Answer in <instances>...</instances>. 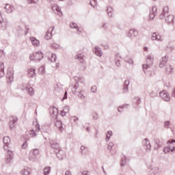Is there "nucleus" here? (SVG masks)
Listing matches in <instances>:
<instances>
[{
	"instance_id": "obj_3",
	"label": "nucleus",
	"mask_w": 175,
	"mask_h": 175,
	"mask_svg": "<svg viewBox=\"0 0 175 175\" xmlns=\"http://www.w3.org/2000/svg\"><path fill=\"white\" fill-rule=\"evenodd\" d=\"M53 31H54V27H51L46 32L44 36V39H46V40H50V39H51L53 36V35L51 34V32H53Z\"/></svg>"
},
{
	"instance_id": "obj_46",
	"label": "nucleus",
	"mask_w": 175,
	"mask_h": 175,
	"mask_svg": "<svg viewBox=\"0 0 175 175\" xmlns=\"http://www.w3.org/2000/svg\"><path fill=\"white\" fill-rule=\"evenodd\" d=\"M56 147H59V145L58 144H55Z\"/></svg>"
},
{
	"instance_id": "obj_4",
	"label": "nucleus",
	"mask_w": 175,
	"mask_h": 175,
	"mask_svg": "<svg viewBox=\"0 0 175 175\" xmlns=\"http://www.w3.org/2000/svg\"><path fill=\"white\" fill-rule=\"evenodd\" d=\"M52 10H53V12H55V13H57L58 16H62V12L59 9V7L58 6V5L53 4V5L52 6Z\"/></svg>"
},
{
	"instance_id": "obj_10",
	"label": "nucleus",
	"mask_w": 175,
	"mask_h": 175,
	"mask_svg": "<svg viewBox=\"0 0 175 175\" xmlns=\"http://www.w3.org/2000/svg\"><path fill=\"white\" fill-rule=\"evenodd\" d=\"M22 175H29L31 174V168L26 167L21 172Z\"/></svg>"
},
{
	"instance_id": "obj_39",
	"label": "nucleus",
	"mask_w": 175,
	"mask_h": 175,
	"mask_svg": "<svg viewBox=\"0 0 175 175\" xmlns=\"http://www.w3.org/2000/svg\"><path fill=\"white\" fill-rule=\"evenodd\" d=\"M61 114H62V116H66V112H65V111H62Z\"/></svg>"
},
{
	"instance_id": "obj_38",
	"label": "nucleus",
	"mask_w": 175,
	"mask_h": 175,
	"mask_svg": "<svg viewBox=\"0 0 175 175\" xmlns=\"http://www.w3.org/2000/svg\"><path fill=\"white\" fill-rule=\"evenodd\" d=\"M67 94H68V92H66L65 94H64V99H66V98H68V96H66Z\"/></svg>"
},
{
	"instance_id": "obj_13",
	"label": "nucleus",
	"mask_w": 175,
	"mask_h": 175,
	"mask_svg": "<svg viewBox=\"0 0 175 175\" xmlns=\"http://www.w3.org/2000/svg\"><path fill=\"white\" fill-rule=\"evenodd\" d=\"M94 52L96 55H98V57H102V51H100V49L98 47H96L94 49Z\"/></svg>"
},
{
	"instance_id": "obj_25",
	"label": "nucleus",
	"mask_w": 175,
	"mask_h": 175,
	"mask_svg": "<svg viewBox=\"0 0 175 175\" xmlns=\"http://www.w3.org/2000/svg\"><path fill=\"white\" fill-rule=\"evenodd\" d=\"M12 152H8V155H9V157H7V159H6V162L7 163H9V162H10V160H12Z\"/></svg>"
},
{
	"instance_id": "obj_36",
	"label": "nucleus",
	"mask_w": 175,
	"mask_h": 175,
	"mask_svg": "<svg viewBox=\"0 0 175 175\" xmlns=\"http://www.w3.org/2000/svg\"><path fill=\"white\" fill-rule=\"evenodd\" d=\"M148 68V65H147V64H144L143 65V68L144 69H147Z\"/></svg>"
},
{
	"instance_id": "obj_29",
	"label": "nucleus",
	"mask_w": 175,
	"mask_h": 175,
	"mask_svg": "<svg viewBox=\"0 0 175 175\" xmlns=\"http://www.w3.org/2000/svg\"><path fill=\"white\" fill-rule=\"evenodd\" d=\"M28 92H29V95H33L35 92L33 91V88H29L28 90Z\"/></svg>"
},
{
	"instance_id": "obj_19",
	"label": "nucleus",
	"mask_w": 175,
	"mask_h": 175,
	"mask_svg": "<svg viewBox=\"0 0 175 175\" xmlns=\"http://www.w3.org/2000/svg\"><path fill=\"white\" fill-rule=\"evenodd\" d=\"M143 143H144V144H146V147H147L148 149L151 148V145H150V142H148V139H145L143 141Z\"/></svg>"
},
{
	"instance_id": "obj_21",
	"label": "nucleus",
	"mask_w": 175,
	"mask_h": 175,
	"mask_svg": "<svg viewBox=\"0 0 175 175\" xmlns=\"http://www.w3.org/2000/svg\"><path fill=\"white\" fill-rule=\"evenodd\" d=\"M51 168L50 167H46L44 168V175H49L50 173Z\"/></svg>"
},
{
	"instance_id": "obj_48",
	"label": "nucleus",
	"mask_w": 175,
	"mask_h": 175,
	"mask_svg": "<svg viewBox=\"0 0 175 175\" xmlns=\"http://www.w3.org/2000/svg\"><path fill=\"white\" fill-rule=\"evenodd\" d=\"M117 65H120V63H116Z\"/></svg>"
},
{
	"instance_id": "obj_31",
	"label": "nucleus",
	"mask_w": 175,
	"mask_h": 175,
	"mask_svg": "<svg viewBox=\"0 0 175 175\" xmlns=\"http://www.w3.org/2000/svg\"><path fill=\"white\" fill-rule=\"evenodd\" d=\"M27 147H28V144L27 143V142H25L22 145V148H23L24 150H25V148H27Z\"/></svg>"
},
{
	"instance_id": "obj_47",
	"label": "nucleus",
	"mask_w": 175,
	"mask_h": 175,
	"mask_svg": "<svg viewBox=\"0 0 175 175\" xmlns=\"http://www.w3.org/2000/svg\"><path fill=\"white\" fill-rule=\"evenodd\" d=\"M121 109H122V107H119V108L118 109V111H120V110Z\"/></svg>"
},
{
	"instance_id": "obj_11",
	"label": "nucleus",
	"mask_w": 175,
	"mask_h": 175,
	"mask_svg": "<svg viewBox=\"0 0 175 175\" xmlns=\"http://www.w3.org/2000/svg\"><path fill=\"white\" fill-rule=\"evenodd\" d=\"M30 40L33 44V46H39V44H40V42H39V40H38V39H36L33 37L30 38Z\"/></svg>"
},
{
	"instance_id": "obj_7",
	"label": "nucleus",
	"mask_w": 175,
	"mask_h": 175,
	"mask_svg": "<svg viewBox=\"0 0 175 175\" xmlns=\"http://www.w3.org/2000/svg\"><path fill=\"white\" fill-rule=\"evenodd\" d=\"M167 59H169V57L164 56L161 59V62L160 63V68H163L165 65H166V63L167 62Z\"/></svg>"
},
{
	"instance_id": "obj_18",
	"label": "nucleus",
	"mask_w": 175,
	"mask_h": 175,
	"mask_svg": "<svg viewBox=\"0 0 175 175\" xmlns=\"http://www.w3.org/2000/svg\"><path fill=\"white\" fill-rule=\"evenodd\" d=\"M113 146H114V144L113 142H109L107 148V150L110 152L111 150L113 149Z\"/></svg>"
},
{
	"instance_id": "obj_45",
	"label": "nucleus",
	"mask_w": 175,
	"mask_h": 175,
	"mask_svg": "<svg viewBox=\"0 0 175 175\" xmlns=\"http://www.w3.org/2000/svg\"><path fill=\"white\" fill-rule=\"evenodd\" d=\"M78 58H81V55H79Z\"/></svg>"
},
{
	"instance_id": "obj_32",
	"label": "nucleus",
	"mask_w": 175,
	"mask_h": 175,
	"mask_svg": "<svg viewBox=\"0 0 175 175\" xmlns=\"http://www.w3.org/2000/svg\"><path fill=\"white\" fill-rule=\"evenodd\" d=\"M77 33H78L79 35H80V33H81V32H83V29H81V28L77 27Z\"/></svg>"
},
{
	"instance_id": "obj_2",
	"label": "nucleus",
	"mask_w": 175,
	"mask_h": 175,
	"mask_svg": "<svg viewBox=\"0 0 175 175\" xmlns=\"http://www.w3.org/2000/svg\"><path fill=\"white\" fill-rule=\"evenodd\" d=\"M160 97L161 99H163V100H165L166 102H169V100H170V96H169L167 92L165 90H163L160 92Z\"/></svg>"
},
{
	"instance_id": "obj_5",
	"label": "nucleus",
	"mask_w": 175,
	"mask_h": 175,
	"mask_svg": "<svg viewBox=\"0 0 175 175\" xmlns=\"http://www.w3.org/2000/svg\"><path fill=\"white\" fill-rule=\"evenodd\" d=\"M17 117L16 116H11L10 117V126L12 129L14 128V124L17 122Z\"/></svg>"
},
{
	"instance_id": "obj_50",
	"label": "nucleus",
	"mask_w": 175,
	"mask_h": 175,
	"mask_svg": "<svg viewBox=\"0 0 175 175\" xmlns=\"http://www.w3.org/2000/svg\"><path fill=\"white\" fill-rule=\"evenodd\" d=\"M52 147L54 148V145H53Z\"/></svg>"
},
{
	"instance_id": "obj_26",
	"label": "nucleus",
	"mask_w": 175,
	"mask_h": 175,
	"mask_svg": "<svg viewBox=\"0 0 175 175\" xmlns=\"http://www.w3.org/2000/svg\"><path fill=\"white\" fill-rule=\"evenodd\" d=\"M56 59H57V55H55V54H52L51 57V62H55Z\"/></svg>"
},
{
	"instance_id": "obj_27",
	"label": "nucleus",
	"mask_w": 175,
	"mask_h": 175,
	"mask_svg": "<svg viewBox=\"0 0 175 175\" xmlns=\"http://www.w3.org/2000/svg\"><path fill=\"white\" fill-rule=\"evenodd\" d=\"M155 38L157 40H162V36L158 33H155Z\"/></svg>"
},
{
	"instance_id": "obj_34",
	"label": "nucleus",
	"mask_w": 175,
	"mask_h": 175,
	"mask_svg": "<svg viewBox=\"0 0 175 175\" xmlns=\"http://www.w3.org/2000/svg\"><path fill=\"white\" fill-rule=\"evenodd\" d=\"M172 143H175L174 139H170L167 142V144H172Z\"/></svg>"
},
{
	"instance_id": "obj_15",
	"label": "nucleus",
	"mask_w": 175,
	"mask_h": 175,
	"mask_svg": "<svg viewBox=\"0 0 175 175\" xmlns=\"http://www.w3.org/2000/svg\"><path fill=\"white\" fill-rule=\"evenodd\" d=\"M0 24H1V25H3V24L4 28H7V27H8V21L3 20L2 18V17H0Z\"/></svg>"
},
{
	"instance_id": "obj_20",
	"label": "nucleus",
	"mask_w": 175,
	"mask_h": 175,
	"mask_svg": "<svg viewBox=\"0 0 175 175\" xmlns=\"http://www.w3.org/2000/svg\"><path fill=\"white\" fill-rule=\"evenodd\" d=\"M39 73L40 75H44V72H46V69L44 68V66H40L38 69Z\"/></svg>"
},
{
	"instance_id": "obj_49",
	"label": "nucleus",
	"mask_w": 175,
	"mask_h": 175,
	"mask_svg": "<svg viewBox=\"0 0 175 175\" xmlns=\"http://www.w3.org/2000/svg\"><path fill=\"white\" fill-rule=\"evenodd\" d=\"M56 67H57V68H58V64H57V65H56Z\"/></svg>"
},
{
	"instance_id": "obj_51",
	"label": "nucleus",
	"mask_w": 175,
	"mask_h": 175,
	"mask_svg": "<svg viewBox=\"0 0 175 175\" xmlns=\"http://www.w3.org/2000/svg\"><path fill=\"white\" fill-rule=\"evenodd\" d=\"M59 1H64V0H59Z\"/></svg>"
},
{
	"instance_id": "obj_17",
	"label": "nucleus",
	"mask_w": 175,
	"mask_h": 175,
	"mask_svg": "<svg viewBox=\"0 0 175 175\" xmlns=\"http://www.w3.org/2000/svg\"><path fill=\"white\" fill-rule=\"evenodd\" d=\"M130 36H136L137 35V31L135 29H131L129 31Z\"/></svg>"
},
{
	"instance_id": "obj_43",
	"label": "nucleus",
	"mask_w": 175,
	"mask_h": 175,
	"mask_svg": "<svg viewBox=\"0 0 175 175\" xmlns=\"http://www.w3.org/2000/svg\"><path fill=\"white\" fill-rule=\"evenodd\" d=\"M33 151H34L35 152H37V153L39 152V150H38L37 149H36V150H34Z\"/></svg>"
},
{
	"instance_id": "obj_28",
	"label": "nucleus",
	"mask_w": 175,
	"mask_h": 175,
	"mask_svg": "<svg viewBox=\"0 0 175 175\" xmlns=\"http://www.w3.org/2000/svg\"><path fill=\"white\" fill-rule=\"evenodd\" d=\"M113 12H114V10H113V8L108 7V8H107L108 14H112Z\"/></svg>"
},
{
	"instance_id": "obj_33",
	"label": "nucleus",
	"mask_w": 175,
	"mask_h": 175,
	"mask_svg": "<svg viewBox=\"0 0 175 175\" xmlns=\"http://www.w3.org/2000/svg\"><path fill=\"white\" fill-rule=\"evenodd\" d=\"M92 92H96V86H92L91 88Z\"/></svg>"
},
{
	"instance_id": "obj_9",
	"label": "nucleus",
	"mask_w": 175,
	"mask_h": 175,
	"mask_svg": "<svg viewBox=\"0 0 175 175\" xmlns=\"http://www.w3.org/2000/svg\"><path fill=\"white\" fill-rule=\"evenodd\" d=\"M49 110L51 116H58V109L57 107H52Z\"/></svg>"
},
{
	"instance_id": "obj_16",
	"label": "nucleus",
	"mask_w": 175,
	"mask_h": 175,
	"mask_svg": "<svg viewBox=\"0 0 175 175\" xmlns=\"http://www.w3.org/2000/svg\"><path fill=\"white\" fill-rule=\"evenodd\" d=\"M165 154H167V152H173V151H175V147L173 148V149H171L169 147H165L163 150Z\"/></svg>"
},
{
	"instance_id": "obj_8",
	"label": "nucleus",
	"mask_w": 175,
	"mask_h": 175,
	"mask_svg": "<svg viewBox=\"0 0 175 175\" xmlns=\"http://www.w3.org/2000/svg\"><path fill=\"white\" fill-rule=\"evenodd\" d=\"M5 10L6 13H12L14 10V7L10 5V4H6L5 6Z\"/></svg>"
},
{
	"instance_id": "obj_35",
	"label": "nucleus",
	"mask_w": 175,
	"mask_h": 175,
	"mask_svg": "<svg viewBox=\"0 0 175 175\" xmlns=\"http://www.w3.org/2000/svg\"><path fill=\"white\" fill-rule=\"evenodd\" d=\"M65 175H72V172H70L69 170H67L65 173Z\"/></svg>"
},
{
	"instance_id": "obj_41",
	"label": "nucleus",
	"mask_w": 175,
	"mask_h": 175,
	"mask_svg": "<svg viewBox=\"0 0 175 175\" xmlns=\"http://www.w3.org/2000/svg\"><path fill=\"white\" fill-rule=\"evenodd\" d=\"M81 150H85V147H84V146H81Z\"/></svg>"
},
{
	"instance_id": "obj_23",
	"label": "nucleus",
	"mask_w": 175,
	"mask_h": 175,
	"mask_svg": "<svg viewBox=\"0 0 175 175\" xmlns=\"http://www.w3.org/2000/svg\"><path fill=\"white\" fill-rule=\"evenodd\" d=\"M169 13V7L165 6L163 9V14L165 16V14H167Z\"/></svg>"
},
{
	"instance_id": "obj_42",
	"label": "nucleus",
	"mask_w": 175,
	"mask_h": 175,
	"mask_svg": "<svg viewBox=\"0 0 175 175\" xmlns=\"http://www.w3.org/2000/svg\"><path fill=\"white\" fill-rule=\"evenodd\" d=\"M144 51H147V50H148L147 47H144Z\"/></svg>"
},
{
	"instance_id": "obj_37",
	"label": "nucleus",
	"mask_w": 175,
	"mask_h": 175,
	"mask_svg": "<svg viewBox=\"0 0 175 175\" xmlns=\"http://www.w3.org/2000/svg\"><path fill=\"white\" fill-rule=\"evenodd\" d=\"M170 122H169V121H167L165 122V126H168V125H170Z\"/></svg>"
},
{
	"instance_id": "obj_1",
	"label": "nucleus",
	"mask_w": 175,
	"mask_h": 175,
	"mask_svg": "<svg viewBox=\"0 0 175 175\" xmlns=\"http://www.w3.org/2000/svg\"><path fill=\"white\" fill-rule=\"evenodd\" d=\"M43 59V53L41 52H34L30 55L31 61H40Z\"/></svg>"
},
{
	"instance_id": "obj_30",
	"label": "nucleus",
	"mask_w": 175,
	"mask_h": 175,
	"mask_svg": "<svg viewBox=\"0 0 175 175\" xmlns=\"http://www.w3.org/2000/svg\"><path fill=\"white\" fill-rule=\"evenodd\" d=\"M70 28H77V25L75 23H70Z\"/></svg>"
},
{
	"instance_id": "obj_22",
	"label": "nucleus",
	"mask_w": 175,
	"mask_h": 175,
	"mask_svg": "<svg viewBox=\"0 0 175 175\" xmlns=\"http://www.w3.org/2000/svg\"><path fill=\"white\" fill-rule=\"evenodd\" d=\"M113 135V132L108 131L107 133V137L105 138L106 142H109L110 140V137Z\"/></svg>"
},
{
	"instance_id": "obj_14",
	"label": "nucleus",
	"mask_w": 175,
	"mask_h": 175,
	"mask_svg": "<svg viewBox=\"0 0 175 175\" xmlns=\"http://www.w3.org/2000/svg\"><path fill=\"white\" fill-rule=\"evenodd\" d=\"M3 143L8 147L10 144V138L9 137H5L3 138Z\"/></svg>"
},
{
	"instance_id": "obj_44",
	"label": "nucleus",
	"mask_w": 175,
	"mask_h": 175,
	"mask_svg": "<svg viewBox=\"0 0 175 175\" xmlns=\"http://www.w3.org/2000/svg\"><path fill=\"white\" fill-rule=\"evenodd\" d=\"M173 94H174V95H175V88L173 90Z\"/></svg>"
},
{
	"instance_id": "obj_24",
	"label": "nucleus",
	"mask_w": 175,
	"mask_h": 175,
	"mask_svg": "<svg viewBox=\"0 0 175 175\" xmlns=\"http://www.w3.org/2000/svg\"><path fill=\"white\" fill-rule=\"evenodd\" d=\"M51 47L52 49H55V50H57V49H59V44L55 43V42H53L52 44H51Z\"/></svg>"
},
{
	"instance_id": "obj_40",
	"label": "nucleus",
	"mask_w": 175,
	"mask_h": 175,
	"mask_svg": "<svg viewBox=\"0 0 175 175\" xmlns=\"http://www.w3.org/2000/svg\"><path fill=\"white\" fill-rule=\"evenodd\" d=\"M161 147V143L157 144V146H156V148H159Z\"/></svg>"
},
{
	"instance_id": "obj_6",
	"label": "nucleus",
	"mask_w": 175,
	"mask_h": 175,
	"mask_svg": "<svg viewBox=\"0 0 175 175\" xmlns=\"http://www.w3.org/2000/svg\"><path fill=\"white\" fill-rule=\"evenodd\" d=\"M27 75L29 77H33L36 76V72L35 68H29L27 70Z\"/></svg>"
},
{
	"instance_id": "obj_12",
	"label": "nucleus",
	"mask_w": 175,
	"mask_h": 175,
	"mask_svg": "<svg viewBox=\"0 0 175 175\" xmlns=\"http://www.w3.org/2000/svg\"><path fill=\"white\" fill-rule=\"evenodd\" d=\"M55 126L59 129V131H62L63 128H62V122L57 120L55 122Z\"/></svg>"
}]
</instances>
